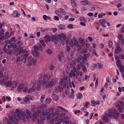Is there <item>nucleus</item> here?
<instances>
[{
	"label": "nucleus",
	"mask_w": 124,
	"mask_h": 124,
	"mask_svg": "<svg viewBox=\"0 0 124 124\" xmlns=\"http://www.w3.org/2000/svg\"><path fill=\"white\" fill-rule=\"evenodd\" d=\"M43 79L41 81H39L40 83L42 84L43 88L44 85L46 87L49 88H51L56 84V81L54 79H52L50 81H49L51 79L50 75L44 74L43 76Z\"/></svg>",
	"instance_id": "f257e3e1"
},
{
	"label": "nucleus",
	"mask_w": 124,
	"mask_h": 124,
	"mask_svg": "<svg viewBox=\"0 0 124 124\" xmlns=\"http://www.w3.org/2000/svg\"><path fill=\"white\" fill-rule=\"evenodd\" d=\"M25 116L27 119L31 118L34 121L39 117V114L38 112H35V113L33 114L32 116L30 110L28 109L26 110L25 114L24 116V117L25 118Z\"/></svg>",
	"instance_id": "f03ea898"
},
{
	"label": "nucleus",
	"mask_w": 124,
	"mask_h": 124,
	"mask_svg": "<svg viewBox=\"0 0 124 124\" xmlns=\"http://www.w3.org/2000/svg\"><path fill=\"white\" fill-rule=\"evenodd\" d=\"M59 39L61 40H62L64 43L66 42V45L68 46L70 45L71 47L73 46V40L71 39L69 40L68 39L66 38L65 35L63 34H60L58 36Z\"/></svg>",
	"instance_id": "7ed1b4c3"
},
{
	"label": "nucleus",
	"mask_w": 124,
	"mask_h": 124,
	"mask_svg": "<svg viewBox=\"0 0 124 124\" xmlns=\"http://www.w3.org/2000/svg\"><path fill=\"white\" fill-rule=\"evenodd\" d=\"M108 111L109 112L107 114V115L109 117L113 116L115 118L117 119L120 115V113L116 109H114L113 110L112 109H110Z\"/></svg>",
	"instance_id": "20e7f679"
},
{
	"label": "nucleus",
	"mask_w": 124,
	"mask_h": 124,
	"mask_svg": "<svg viewBox=\"0 0 124 124\" xmlns=\"http://www.w3.org/2000/svg\"><path fill=\"white\" fill-rule=\"evenodd\" d=\"M34 50L32 51V53L34 57H38L39 56V51L42 50L41 45L39 44L38 46H34Z\"/></svg>",
	"instance_id": "39448f33"
},
{
	"label": "nucleus",
	"mask_w": 124,
	"mask_h": 124,
	"mask_svg": "<svg viewBox=\"0 0 124 124\" xmlns=\"http://www.w3.org/2000/svg\"><path fill=\"white\" fill-rule=\"evenodd\" d=\"M15 111L16 113L17 116L19 119L20 120L22 119L23 121L24 122L26 121V119L24 117V116L25 114V112H20L18 109H16Z\"/></svg>",
	"instance_id": "423d86ee"
},
{
	"label": "nucleus",
	"mask_w": 124,
	"mask_h": 124,
	"mask_svg": "<svg viewBox=\"0 0 124 124\" xmlns=\"http://www.w3.org/2000/svg\"><path fill=\"white\" fill-rule=\"evenodd\" d=\"M18 82L15 81H10L6 83V86L8 87L9 86L11 87V90H13L14 88H16L18 85Z\"/></svg>",
	"instance_id": "0eeeda50"
},
{
	"label": "nucleus",
	"mask_w": 124,
	"mask_h": 124,
	"mask_svg": "<svg viewBox=\"0 0 124 124\" xmlns=\"http://www.w3.org/2000/svg\"><path fill=\"white\" fill-rule=\"evenodd\" d=\"M59 117V116H57L55 118H54L53 116H51L50 115H49L46 116V118L48 123L50 122L53 124L58 119Z\"/></svg>",
	"instance_id": "6e6552de"
},
{
	"label": "nucleus",
	"mask_w": 124,
	"mask_h": 124,
	"mask_svg": "<svg viewBox=\"0 0 124 124\" xmlns=\"http://www.w3.org/2000/svg\"><path fill=\"white\" fill-rule=\"evenodd\" d=\"M54 13L57 15L60 16L61 14L65 15L66 12L65 10L63 8H60L57 10H55L54 11Z\"/></svg>",
	"instance_id": "1a4fd4ad"
},
{
	"label": "nucleus",
	"mask_w": 124,
	"mask_h": 124,
	"mask_svg": "<svg viewBox=\"0 0 124 124\" xmlns=\"http://www.w3.org/2000/svg\"><path fill=\"white\" fill-rule=\"evenodd\" d=\"M9 118L10 120H8L7 121L8 124H13L11 122L15 124H18V120L16 117H15L14 118Z\"/></svg>",
	"instance_id": "9d476101"
},
{
	"label": "nucleus",
	"mask_w": 124,
	"mask_h": 124,
	"mask_svg": "<svg viewBox=\"0 0 124 124\" xmlns=\"http://www.w3.org/2000/svg\"><path fill=\"white\" fill-rule=\"evenodd\" d=\"M28 61L29 63V66H31L32 65V63L34 65L35 64L36 62V59L32 58V57H30L28 59Z\"/></svg>",
	"instance_id": "9b49d317"
},
{
	"label": "nucleus",
	"mask_w": 124,
	"mask_h": 124,
	"mask_svg": "<svg viewBox=\"0 0 124 124\" xmlns=\"http://www.w3.org/2000/svg\"><path fill=\"white\" fill-rule=\"evenodd\" d=\"M47 107V105L44 104H42L41 105L39 106V107L37 108V110L38 111V113L40 114L41 113V110H43L44 108H46Z\"/></svg>",
	"instance_id": "f8f14e48"
},
{
	"label": "nucleus",
	"mask_w": 124,
	"mask_h": 124,
	"mask_svg": "<svg viewBox=\"0 0 124 124\" xmlns=\"http://www.w3.org/2000/svg\"><path fill=\"white\" fill-rule=\"evenodd\" d=\"M34 99V97L33 96H30L29 95H26L25 97L23 98V100L24 102H27L29 100H32Z\"/></svg>",
	"instance_id": "ddd939ff"
},
{
	"label": "nucleus",
	"mask_w": 124,
	"mask_h": 124,
	"mask_svg": "<svg viewBox=\"0 0 124 124\" xmlns=\"http://www.w3.org/2000/svg\"><path fill=\"white\" fill-rule=\"evenodd\" d=\"M122 50V48L120 47L119 45H118L116 46L115 50V52L117 54H118L121 52Z\"/></svg>",
	"instance_id": "4468645a"
},
{
	"label": "nucleus",
	"mask_w": 124,
	"mask_h": 124,
	"mask_svg": "<svg viewBox=\"0 0 124 124\" xmlns=\"http://www.w3.org/2000/svg\"><path fill=\"white\" fill-rule=\"evenodd\" d=\"M54 90L55 92L58 93L59 92H61L62 91L63 88L62 86L60 85L58 87H55Z\"/></svg>",
	"instance_id": "2eb2a0df"
},
{
	"label": "nucleus",
	"mask_w": 124,
	"mask_h": 124,
	"mask_svg": "<svg viewBox=\"0 0 124 124\" xmlns=\"http://www.w3.org/2000/svg\"><path fill=\"white\" fill-rule=\"evenodd\" d=\"M20 14L18 12L17 10H15L13 11L12 14V16L13 17L18 18L20 16Z\"/></svg>",
	"instance_id": "dca6fc26"
},
{
	"label": "nucleus",
	"mask_w": 124,
	"mask_h": 124,
	"mask_svg": "<svg viewBox=\"0 0 124 124\" xmlns=\"http://www.w3.org/2000/svg\"><path fill=\"white\" fill-rule=\"evenodd\" d=\"M91 105L93 107H95L97 105H98L100 104V101H96L94 100H93L91 101Z\"/></svg>",
	"instance_id": "f3484780"
},
{
	"label": "nucleus",
	"mask_w": 124,
	"mask_h": 124,
	"mask_svg": "<svg viewBox=\"0 0 124 124\" xmlns=\"http://www.w3.org/2000/svg\"><path fill=\"white\" fill-rule=\"evenodd\" d=\"M52 37L50 36L46 35L44 37L45 42L47 43V42H49L51 41Z\"/></svg>",
	"instance_id": "a211bd4d"
},
{
	"label": "nucleus",
	"mask_w": 124,
	"mask_h": 124,
	"mask_svg": "<svg viewBox=\"0 0 124 124\" xmlns=\"http://www.w3.org/2000/svg\"><path fill=\"white\" fill-rule=\"evenodd\" d=\"M116 107L118 108V111L121 113L123 112V110L124 108L122 106L119 105H117L116 106Z\"/></svg>",
	"instance_id": "6ab92c4d"
},
{
	"label": "nucleus",
	"mask_w": 124,
	"mask_h": 124,
	"mask_svg": "<svg viewBox=\"0 0 124 124\" xmlns=\"http://www.w3.org/2000/svg\"><path fill=\"white\" fill-rule=\"evenodd\" d=\"M36 86L35 85H33L31 88L29 89L28 92L29 93H31L32 92H34L36 89Z\"/></svg>",
	"instance_id": "aec40b11"
},
{
	"label": "nucleus",
	"mask_w": 124,
	"mask_h": 124,
	"mask_svg": "<svg viewBox=\"0 0 124 124\" xmlns=\"http://www.w3.org/2000/svg\"><path fill=\"white\" fill-rule=\"evenodd\" d=\"M106 20L105 19H101L100 21V24L101 26H103L104 27H105V24L106 22Z\"/></svg>",
	"instance_id": "412c9836"
},
{
	"label": "nucleus",
	"mask_w": 124,
	"mask_h": 124,
	"mask_svg": "<svg viewBox=\"0 0 124 124\" xmlns=\"http://www.w3.org/2000/svg\"><path fill=\"white\" fill-rule=\"evenodd\" d=\"M5 53L8 54H10L12 52V50H11L9 49H6L4 50H3Z\"/></svg>",
	"instance_id": "4be33fe9"
},
{
	"label": "nucleus",
	"mask_w": 124,
	"mask_h": 124,
	"mask_svg": "<svg viewBox=\"0 0 124 124\" xmlns=\"http://www.w3.org/2000/svg\"><path fill=\"white\" fill-rule=\"evenodd\" d=\"M24 85L22 84L19 85L17 88V90L19 91H21L24 87Z\"/></svg>",
	"instance_id": "5701e85b"
},
{
	"label": "nucleus",
	"mask_w": 124,
	"mask_h": 124,
	"mask_svg": "<svg viewBox=\"0 0 124 124\" xmlns=\"http://www.w3.org/2000/svg\"><path fill=\"white\" fill-rule=\"evenodd\" d=\"M60 111V110L57 109V110L54 113H52L51 114L53 116H55L59 114V112Z\"/></svg>",
	"instance_id": "b1692460"
},
{
	"label": "nucleus",
	"mask_w": 124,
	"mask_h": 124,
	"mask_svg": "<svg viewBox=\"0 0 124 124\" xmlns=\"http://www.w3.org/2000/svg\"><path fill=\"white\" fill-rule=\"evenodd\" d=\"M52 97L53 99L55 101H57L59 99V98L58 96L54 94L53 93L52 96Z\"/></svg>",
	"instance_id": "393cba45"
},
{
	"label": "nucleus",
	"mask_w": 124,
	"mask_h": 124,
	"mask_svg": "<svg viewBox=\"0 0 124 124\" xmlns=\"http://www.w3.org/2000/svg\"><path fill=\"white\" fill-rule=\"evenodd\" d=\"M69 76L71 78L72 77H74L75 76V72L72 70L70 73Z\"/></svg>",
	"instance_id": "a878e982"
},
{
	"label": "nucleus",
	"mask_w": 124,
	"mask_h": 124,
	"mask_svg": "<svg viewBox=\"0 0 124 124\" xmlns=\"http://www.w3.org/2000/svg\"><path fill=\"white\" fill-rule=\"evenodd\" d=\"M89 3V1L87 0L82 1L80 2L81 4L83 5H86Z\"/></svg>",
	"instance_id": "bb28decb"
},
{
	"label": "nucleus",
	"mask_w": 124,
	"mask_h": 124,
	"mask_svg": "<svg viewBox=\"0 0 124 124\" xmlns=\"http://www.w3.org/2000/svg\"><path fill=\"white\" fill-rule=\"evenodd\" d=\"M74 44L73 45L76 46L77 47H79V48H81V46H79L78 42L76 40H75L74 41Z\"/></svg>",
	"instance_id": "cd10ccee"
},
{
	"label": "nucleus",
	"mask_w": 124,
	"mask_h": 124,
	"mask_svg": "<svg viewBox=\"0 0 124 124\" xmlns=\"http://www.w3.org/2000/svg\"><path fill=\"white\" fill-rule=\"evenodd\" d=\"M107 116V115H104L103 117V120L105 122L108 121L109 119Z\"/></svg>",
	"instance_id": "c85d7f7f"
},
{
	"label": "nucleus",
	"mask_w": 124,
	"mask_h": 124,
	"mask_svg": "<svg viewBox=\"0 0 124 124\" xmlns=\"http://www.w3.org/2000/svg\"><path fill=\"white\" fill-rule=\"evenodd\" d=\"M64 79V81L67 82V84L70 82V78L68 76L65 77Z\"/></svg>",
	"instance_id": "c756f323"
},
{
	"label": "nucleus",
	"mask_w": 124,
	"mask_h": 124,
	"mask_svg": "<svg viewBox=\"0 0 124 124\" xmlns=\"http://www.w3.org/2000/svg\"><path fill=\"white\" fill-rule=\"evenodd\" d=\"M50 114L49 110L48 109L45 110L43 112L42 114L45 115H48Z\"/></svg>",
	"instance_id": "7c9ffc66"
},
{
	"label": "nucleus",
	"mask_w": 124,
	"mask_h": 124,
	"mask_svg": "<svg viewBox=\"0 0 124 124\" xmlns=\"http://www.w3.org/2000/svg\"><path fill=\"white\" fill-rule=\"evenodd\" d=\"M61 55L58 54V59L59 61H61V58L62 57H64V55H63V54L62 52H60Z\"/></svg>",
	"instance_id": "2f4dec72"
},
{
	"label": "nucleus",
	"mask_w": 124,
	"mask_h": 124,
	"mask_svg": "<svg viewBox=\"0 0 124 124\" xmlns=\"http://www.w3.org/2000/svg\"><path fill=\"white\" fill-rule=\"evenodd\" d=\"M58 28L59 29L62 30L65 28V26L62 24H60L58 26Z\"/></svg>",
	"instance_id": "473e14b6"
},
{
	"label": "nucleus",
	"mask_w": 124,
	"mask_h": 124,
	"mask_svg": "<svg viewBox=\"0 0 124 124\" xmlns=\"http://www.w3.org/2000/svg\"><path fill=\"white\" fill-rule=\"evenodd\" d=\"M106 14L105 13H101L99 14L98 15V17L99 18H101L103 17V16L106 15Z\"/></svg>",
	"instance_id": "72a5a7b5"
},
{
	"label": "nucleus",
	"mask_w": 124,
	"mask_h": 124,
	"mask_svg": "<svg viewBox=\"0 0 124 124\" xmlns=\"http://www.w3.org/2000/svg\"><path fill=\"white\" fill-rule=\"evenodd\" d=\"M71 4L72 7L73 8H75L76 6V3L74 0H72V1L71 2Z\"/></svg>",
	"instance_id": "f704fd0d"
},
{
	"label": "nucleus",
	"mask_w": 124,
	"mask_h": 124,
	"mask_svg": "<svg viewBox=\"0 0 124 124\" xmlns=\"http://www.w3.org/2000/svg\"><path fill=\"white\" fill-rule=\"evenodd\" d=\"M79 70L78 71H76V78H78V79L79 80V81L80 82H81V78H78V76L79 75Z\"/></svg>",
	"instance_id": "c9c22d12"
},
{
	"label": "nucleus",
	"mask_w": 124,
	"mask_h": 124,
	"mask_svg": "<svg viewBox=\"0 0 124 124\" xmlns=\"http://www.w3.org/2000/svg\"><path fill=\"white\" fill-rule=\"evenodd\" d=\"M46 115H45L43 114L41 115L40 116V119L42 120H45L46 119V117L45 116Z\"/></svg>",
	"instance_id": "e433bc0d"
},
{
	"label": "nucleus",
	"mask_w": 124,
	"mask_h": 124,
	"mask_svg": "<svg viewBox=\"0 0 124 124\" xmlns=\"http://www.w3.org/2000/svg\"><path fill=\"white\" fill-rule=\"evenodd\" d=\"M79 20L81 22H86V21L85 18L83 17H80L79 18Z\"/></svg>",
	"instance_id": "4c0bfd02"
},
{
	"label": "nucleus",
	"mask_w": 124,
	"mask_h": 124,
	"mask_svg": "<svg viewBox=\"0 0 124 124\" xmlns=\"http://www.w3.org/2000/svg\"><path fill=\"white\" fill-rule=\"evenodd\" d=\"M121 64V62L120 60H118L116 62V64L118 67H120Z\"/></svg>",
	"instance_id": "58836bf2"
},
{
	"label": "nucleus",
	"mask_w": 124,
	"mask_h": 124,
	"mask_svg": "<svg viewBox=\"0 0 124 124\" xmlns=\"http://www.w3.org/2000/svg\"><path fill=\"white\" fill-rule=\"evenodd\" d=\"M82 96V94L80 93H79L77 94V98L78 99H80Z\"/></svg>",
	"instance_id": "ea45409f"
},
{
	"label": "nucleus",
	"mask_w": 124,
	"mask_h": 124,
	"mask_svg": "<svg viewBox=\"0 0 124 124\" xmlns=\"http://www.w3.org/2000/svg\"><path fill=\"white\" fill-rule=\"evenodd\" d=\"M46 96L44 94H43L41 96L40 99V101L41 102H43L44 100V98Z\"/></svg>",
	"instance_id": "a19ab883"
},
{
	"label": "nucleus",
	"mask_w": 124,
	"mask_h": 124,
	"mask_svg": "<svg viewBox=\"0 0 124 124\" xmlns=\"http://www.w3.org/2000/svg\"><path fill=\"white\" fill-rule=\"evenodd\" d=\"M51 99L50 98H47L46 100V102L47 103H50L51 102Z\"/></svg>",
	"instance_id": "79ce46f5"
},
{
	"label": "nucleus",
	"mask_w": 124,
	"mask_h": 124,
	"mask_svg": "<svg viewBox=\"0 0 124 124\" xmlns=\"http://www.w3.org/2000/svg\"><path fill=\"white\" fill-rule=\"evenodd\" d=\"M6 81L5 80V79H1L0 81V83L1 85L3 84L6 85V83H5Z\"/></svg>",
	"instance_id": "37998d69"
},
{
	"label": "nucleus",
	"mask_w": 124,
	"mask_h": 124,
	"mask_svg": "<svg viewBox=\"0 0 124 124\" xmlns=\"http://www.w3.org/2000/svg\"><path fill=\"white\" fill-rule=\"evenodd\" d=\"M40 43L44 47H46V46L43 40H41L40 41Z\"/></svg>",
	"instance_id": "c03bdc74"
},
{
	"label": "nucleus",
	"mask_w": 124,
	"mask_h": 124,
	"mask_svg": "<svg viewBox=\"0 0 124 124\" xmlns=\"http://www.w3.org/2000/svg\"><path fill=\"white\" fill-rule=\"evenodd\" d=\"M36 109V107L35 105H33L31 106V110L32 111H35Z\"/></svg>",
	"instance_id": "a18cd8bd"
},
{
	"label": "nucleus",
	"mask_w": 124,
	"mask_h": 124,
	"mask_svg": "<svg viewBox=\"0 0 124 124\" xmlns=\"http://www.w3.org/2000/svg\"><path fill=\"white\" fill-rule=\"evenodd\" d=\"M81 59V56H79L77 59L76 60V61L78 62V63H79Z\"/></svg>",
	"instance_id": "49530a36"
},
{
	"label": "nucleus",
	"mask_w": 124,
	"mask_h": 124,
	"mask_svg": "<svg viewBox=\"0 0 124 124\" xmlns=\"http://www.w3.org/2000/svg\"><path fill=\"white\" fill-rule=\"evenodd\" d=\"M119 70L121 72H123L124 70V67L123 65H121L119 68Z\"/></svg>",
	"instance_id": "de8ad7c7"
},
{
	"label": "nucleus",
	"mask_w": 124,
	"mask_h": 124,
	"mask_svg": "<svg viewBox=\"0 0 124 124\" xmlns=\"http://www.w3.org/2000/svg\"><path fill=\"white\" fill-rule=\"evenodd\" d=\"M123 37V35L122 34H119L118 35V39L120 40H122V39Z\"/></svg>",
	"instance_id": "09e8293b"
},
{
	"label": "nucleus",
	"mask_w": 124,
	"mask_h": 124,
	"mask_svg": "<svg viewBox=\"0 0 124 124\" xmlns=\"http://www.w3.org/2000/svg\"><path fill=\"white\" fill-rule=\"evenodd\" d=\"M98 68L100 69H101L103 68V65L102 64L98 63H97Z\"/></svg>",
	"instance_id": "8fccbe9b"
},
{
	"label": "nucleus",
	"mask_w": 124,
	"mask_h": 124,
	"mask_svg": "<svg viewBox=\"0 0 124 124\" xmlns=\"http://www.w3.org/2000/svg\"><path fill=\"white\" fill-rule=\"evenodd\" d=\"M87 57L84 54V56L82 58V61L83 62H85V60H87Z\"/></svg>",
	"instance_id": "3c124183"
},
{
	"label": "nucleus",
	"mask_w": 124,
	"mask_h": 124,
	"mask_svg": "<svg viewBox=\"0 0 124 124\" xmlns=\"http://www.w3.org/2000/svg\"><path fill=\"white\" fill-rule=\"evenodd\" d=\"M108 46L109 47H111L112 46V42L111 41H109L108 42Z\"/></svg>",
	"instance_id": "603ef678"
},
{
	"label": "nucleus",
	"mask_w": 124,
	"mask_h": 124,
	"mask_svg": "<svg viewBox=\"0 0 124 124\" xmlns=\"http://www.w3.org/2000/svg\"><path fill=\"white\" fill-rule=\"evenodd\" d=\"M46 51L47 53L49 54H52V52L50 49H48L46 50Z\"/></svg>",
	"instance_id": "864d4df0"
},
{
	"label": "nucleus",
	"mask_w": 124,
	"mask_h": 124,
	"mask_svg": "<svg viewBox=\"0 0 124 124\" xmlns=\"http://www.w3.org/2000/svg\"><path fill=\"white\" fill-rule=\"evenodd\" d=\"M49 110L50 113H51V114L52 113H53L54 110V108L52 107L49 108L48 109Z\"/></svg>",
	"instance_id": "5fc2aeb1"
},
{
	"label": "nucleus",
	"mask_w": 124,
	"mask_h": 124,
	"mask_svg": "<svg viewBox=\"0 0 124 124\" xmlns=\"http://www.w3.org/2000/svg\"><path fill=\"white\" fill-rule=\"evenodd\" d=\"M73 65L72 63H70L68 65L67 67L68 68L70 69L71 68H72L73 66Z\"/></svg>",
	"instance_id": "6e6d98bb"
},
{
	"label": "nucleus",
	"mask_w": 124,
	"mask_h": 124,
	"mask_svg": "<svg viewBox=\"0 0 124 124\" xmlns=\"http://www.w3.org/2000/svg\"><path fill=\"white\" fill-rule=\"evenodd\" d=\"M82 69L84 72H86L87 71V69H86V68L85 66H83V67H82Z\"/></svg>",
	"instance_id": "4d7b16f0"
},
{
	"label": "nucleus",
	"mask_w": 124,
	"mask_h": 124,
	"mask_svg": "<svg viewBox=\"0 0 124 124\" xmlns=\"http://www.w3.org/2000/svg\"><path fill=\"white\" fill-rule=\"evenodd\" d=\"M38 83H39L40 85H38L37 88V90L39 91L41 88V86L40 85V84H41L39 82H39H38Z\"/></svg>",
	"instance_id": "13d9d810"
},
{
	"label": "nucleus",
	"mask_w": 124,
	"mask_h": 124,
	"mask_svg": "<svg viewBox=\"0 0 124 124\" xmlns=\"http://www.w3.org/2000/svg\"><path fill=\"white\" fill-rule=\"evenodd\" d=\"M67 27L69 29L72 28L73 27V25L72 24H69L67 25Z\"/></svg>",
	"instance_id": "bf43d9fd"
},
{
	"label": "nucleus",
	"mask_w": 124,
	"mask_h": 124,
	"mask_svg": "<svg viewBox=\"0 0 124 124\" xmlns=\"http://www.w3.org/2000/svg\"><path fill=\"white\" fill-rule=\"evenodd\" d=\"M92 53L93 54H94L97 57H98V55L96 53V50L95 49H93V51Z\"/></svg>",
	"instance_id": "052dcab7"
},
{
	"label": "nucleus",
	"mask_w": 124,
	"mask_h": 124,
	"mask_svg": "<svg viewBox=\"0 0 124 124\" xmlns=\"http://www.w3.org/2000/svg\"><path fill=\"white\" fill-rule=\"evenodd\" d=\"M70 87H72V86L73 88H75V86L74 84V82L73 81H72L71 82V83L69 84Z\"/></svg>",
	"instance_id": "680f3d73"
},
{
	"label": "nucleus",
	"mask_w": 124,
	"mask_h": 124,
	"mask_svg": "<svg viewBox=\"0 0 124 124\" xmlns=\"http://www.w3.org/2000/svg\"><path fill=\"white\" fill-rule=\"evenodd\" d=\"M43 19L45 20H47V16L46 15H44L43 16Z\"/></svg>",
	"instance_id": "e2e57ef3"
},
{
	"label": "nucleus",
	"mask_w": 124,
	"mask_h": 124,
	"mask_svg": "<svg viewBox=\"0 0 124 124\" xmlns=\"http://www.w3.org/2000/svg\"><path fill=\"white\" fill-rule=\"evenodd\" d=\"M54 19L55 20L58 21L59 20V18L58 16H55L54 17Z\"/></svg>",
	"instance_id": "0e129e2a"
},
{
	"label": "nucleus",
	"mask_w": 124,
	"mask_h": 124,
	"mask_svg": "<svg viewBox=\"0 0 124 124\" xmlns=\"http://www.w3.org/2000/svg\"><path fill=\"white\" fill-rule=\"evenodd\" d=\"M66 124H70L71 121L70 120H68L64 122Z\"/></svg>",
	"instance_id": "69168bd1"
},
{
	"label": "nucleus",
	"mask_w": 124,
	"mask_h": 124,
	"mask_svg": "<svg viewBox=\"0 0 124 124\" xmlns=\"http://www.w3.org/2000/svg\"><path fill=\"white\" fill-rule=\"evenodd\" d=\"M86 110V109L84 107H82L81 109V110L83 112H85Z\"/></svg>",
	"instance_id": "338daca9"
},
{
	"label": "nucleus",
	"mask_w": 124,
	"mask_h": 124,
	"mask_svg": "<svg viewBox=\"0 0 124 124\" xmlns=\"http://www.w3.org/2000/svg\"><path fill=\"white\" fill-rule=\"evenodd\" d=\"M96 66V65L95 64L93 63L92 64V66H91V68L92 69H94L95 67Z\"/></svg>",
	"instance_id": "774afa93"
}]
</instances>
